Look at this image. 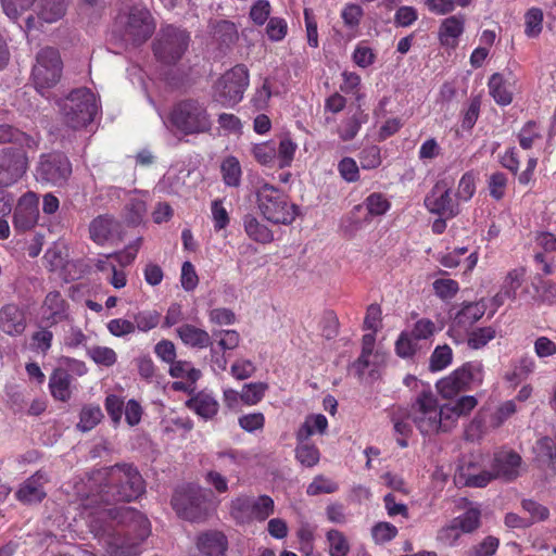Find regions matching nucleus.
<instances>
[{"label":"nucleus","mask_w":556,"mask_h":556,"mask_svg":"<svg viewBox=\"0 0 556 556\" xmlns=\"http://www.w3.org/2000/svg\"><path fill=\"white\" fill-rule=\"evenodd\" d=\"M103 418V413L99 405L88 404L83 406L79 414L77 428L83 432L92 430Z\"/></svg>","instance_id":"f704fd0d"},{"label":"nucleus","mask_w":556,"mask_h":556,"mask_svg":"<svg viewBox=\"0 0 556 556\" xmlns=\"http://www.w3.org/2000/svg\"><path fill=\"white\" fill-rule=\"evenodd\" d=\"M339 485L337 482L331 479L319 475L314 478V480L308 484L306 489V493L309 496H315L319 494H330L338 491Z\"/></svg>","instance_id":"603ef678"},{"label":"nucleus","mask_w":556,"mask_h":556,"mask_svg":"<svg viewBox=\"0 0 556 556\" xmlns=\"http://www.w3.org/2000/svg\"><path fill=\"white\" fill-rule=\"evenodd\" d=\"M440 405L437 395L424 390L416 396L410 406V418L422 435L440 432Z\"/></svg>","instance_id":"f8f14e48"},{"label":"nucleus","mask_w":556,"mask_h":556,"mask_svg":"<svg viewBox=\"0 0 556 556\" xmlns=\"http://www.w3.org/2000/svg\"><path fill=\"white\" fill-rule=\"evenodd\" d=\"M72 375L63 368H55L49 378V390L56 401L67 402L72 396Z\"/></svg>","instance_id":"bb28decb"},{"label":"nucleus","mask_w":556,"mask_h":556,"mask_svg":"<svg viewBox=\"0 0 556 556\" xmlns=\"http://www.w3.org/2000/svg\"><path fill=\"white\" fill-rule=\"evenodd\" d=\"M50 328L40 324L39 329L34 331L30 337L31 349L42 355H47L52 346L53 332Z\"/></svg>","instance_id":"4c0bfd02"},{"label":"nucleus","mask_w":556,"mask_h":556,"mask_svg":"<svg viewBox=\"0 0 556 556\" xmlns=\"http://www.w3.org/2000/svg\"><path fill=\"white\" fill-rule=\"evenodd\" d=\"M452 361L453 351L450 345H438L430 356L429 369L433 372L441 371L450 366Z\"/></svg>","instance_id":"ea45409f"},{"label":"nucleus","mask_w":556,"mask_h":556,"mask_svg":"<svg viewBox=\"0 0 556 556\" xmlns=\"http://www.w3.org/2000/svg\"><path fill=\"white\" fill-rule=\"evenodd\" d=\"M87 355L98 365L111 367L117 362L116 352L108 346H91L87 350Z\"/></svg>","instance_id":"de8ad7c7"},{"label":"nucleus","mask_w":556,"mask_h":556,"mask_svg":"<svg viewBox=\"0 0 556 556\" xmlns=\"http://www.w3.org/2000/svg\"><path fill=\"white\" fill-rule=\"evenodd\" d=\"M330 556H346L350 552V544L343 532L337 529H330L327 534Z\"/></svg>","instance_id":"a19ab883"},{"label":"nucleus","mask_w":556,"mask_h":556,"mask_svg":"<svg viewBox=\"0 0 556 556\" xmlns=\"http://www.w3.org/2000/svg\"><path fill=\"white\" fill-rule=\"evenodd\" d=\"M96 492L90 493L84 507L90 515H98L93 521L109 522L106 508L117 507L118 503H130L140 498L146 492V481L137 466L130 463H117L98 471Z\"/></svg>","instance_id":"f257e3e1"},{"label":"nucleus","mask_w":556,"mask_h":556,"mask_svg":"<svg viewBox=\"0 0 556 556\" xmlns=\"http://www.w3.org/2000/svg\"><path fill=\"white\" fill-rule=\"evenodd\" d=\"M169 121L184 135L206 132L212 125L205 105L195 99L177 102L172 109Z\"/></svg>","instance_id":"6e6552de"},{"label":"nucleus","mask_w":556,"mask_h":556,"mask_svg":"<svg viewBox=\"0 0 556 556\" xmlns=\"http://www.w3.org/2000/svg\"><path fill=\"white\" fill-rule=\"evenodd\" d=\"M70 303L60 291H50L46 294L39 308V323L47 327H54L71 318Z\"/></svg>","instance_id":"dca6fc26"},{"label":"nucleus","mask_w":556,"mask_h":556,"mask_svg":"<svg viewBox=\"0 0 556 556\" xmlns=\"http://www.w3.org/2000/svg\"><path fill=\"white\" fill-rule=\"evenodd\" d=\"M211 492L199 485L187 484L175 490L172 496V507L181 519L200 522L208 515Z\"/></svg>","instance_id":"423d86ee"},{"label":"nucleus","mask_w":556,"mask_h":556,"mask_svg":"<svg viewBox=\"0 0 556 556\" xmlns=\"http://www.w3.org/2000/svg\"><path fill=\"white\" fill-rule=\"evenodd\" d=\"M496 331L493 327H481L472 330L468 337V345L478 350L485 346L495 338Z\"/></svg>","instance_id":"864d4df0"},{"label":"nucleus","mask_w":556,"mask_h":556,"mask_svg":"<svg viewBox=\"0 0 556 556\" xmlns=\"http://www.w3.org/2000/svg\"><path fill=\"white\" fill-rule=\"evenodd\" d=\"M161 321V314L153 311H140L134 315V324L136 329L142 332H148L159 326Z\"/></svg>","instance_id":"8fccbe9b"},{"label":"nucleus","mask_w":556,"mask_h":556,"mask_svg":"<svg viewBox=\"0 0 556 556\" xmlns=\"http://www.w3.org/2000/svg\"><path fill=\"white\" fill-rule=\"evenodd\" d=\"M213 336L219 337L217 346L224 352L235 350L241 341L239 332L233 329L219 330L214 332Z\"/></svg>","instance_id":"bf43d9fd"},{"label":"nucleus","mask_w":556,"mask_h":556,"mask_svg":"<svg viewBox=\"0 0 556 556\" xmlns=\"http://www.w3.org/2000/svg\"><path fill=\"white\" fill-rule=\"evenodd\" d=\"M417 350L416 340L408 331H402L395 342V352L400 357L407 358L415 355Z\"/></svg>","instance_id":"680f3d73"},{"label":"nucleus","mask_w":556,"mask_h":556,"mask_svg":"<svg viewBox=\"0 0 556 556\" xmlns=\"http://www.w3.org/2000/svg\"><path fill=\"white\" fill-rule=\"evenodd\" d=\"M186 406L204 420H212L219 410L218 401L206 391L194 393L187 400Z\"/></svg>","instance_id":"393cba45"},{"label":"nucleus","mask_w":556,"mask_h":556,"mask_svg":"<svg viewBox=\"0 0 556 556\" xmlns=\"http://www.w3.org/2000/svg\"><path fill=\"white\" fill-rule=\"evenodd\" d=\"M214 37L222 48L229 49L238 40L236 25L229 21H219L214 30Z\"/></svg>","instance_id":"c9c22d12"},{"label":"nucleus","mask_w":556,"mask_h":556,"mask_svg":"<svg viewBox=\"0 0 556 556\" xmlns=\"http://www.w3.org/2000/svg\"><path fill=\"white\" fill-rule=\"evenodd\" d=\"M27 328L26 309L15 302H10L0 307V331L16 338L24 334Z\"/></svg>","instance_id":"6ab92c4d"},{"label":"nucleus","mask_w":556,"mask_h":556,"mask_svg":"<svg viewBox=\"0 0 556 556\" xmlns=\"http://www.w3.org/2000/svg\"><path fill=\"white\" fill-rule=\"evenodd\" d=\"M294 452L296 460L305 467H314L318 464L320 458L318 447L313 443H308L307 441L298 442Z\"/></svg>","instance_id":"e433bc0d"},{"label":"nucleus","mask_w":556,"mask_h":556,"mask_svg":"<svg viewBox=\"0 0 556 556\" xmlns=\"http://www.w3.org/2000/svg\"><path fill=\"white\" fill-rule=\"evenodd\" d=\"M63 62L55 48L45 47L36 54V62L31 70V80L38 92L45 96L59 84L62 77Z\"/></svg>","instance_id":"9d476101"},{"label":"nucleus","mask_w":556,"mask_h":556,"mask_svg":"<svg viewBox=\"0 0 556 556\" xmlns=\"http://www.w3.org/2000/svg\"><path fill=\"white\" fill-rule=\"evenodd\" d=\"M104 407L112 421L115 425L119 424L124 407L123 399L116 394H109L105 397Z\"/></svg>","instance_id":"338daca9"},{"label":"nucleus","mask_w":556,"mask_h":556,"mask_svg":"<svg viewBox=\"0 0 556 556\" xmlns=\"http://www.w3.org/2000/svg\"><path fill=\"white\" fill-rule=\"evenodd\" d=\"M176 333L181 342L193 349H206L212 345L210 333L191 324H182L176 328Z\"/></svg>","instance_id":"a878e982"},{"label":"nucleus","mask_w":556,"mask_h":556,"mask_svg":"<svg viewBox=\"0 0 556 556\" xmlns=\"http://www.w3.org/2000/svg\"><path fill=\"white\" fill-rule=\"evenodd\" d=\"M521 456L514 451H500L494 455L492 470L495 478L513 481L519 476Z\"/></svg>","instance_id":"412c9836"},{"label":"nucleus","mask_w":556,"mask_h":556,"mask_svg":"<svg viewBox=\"0 0 556 556\" xmlns=\"http://www.w3.org/2000/svg\"><path fill=\"white\" fill-rule=\"evenodd\" d=\"M66 245H51L45 253V261L51 271L63 269L67 264Z\"/></svg>","instance_id":"37998d69"},{"label":"nucleus","mask_w":556,"mask_h":556,"mask_svg":"<svg viewBox=\"0 0 556 556\" xmlns=\"http://www.w3.org/2000/svg\"><path fill=\"white\" fill-rule=\"evenodd\" d=\"M119 31L122 39L134 47L144 43L155 30V21L151 12L143 7H132L121 16Z\"/></svg>","instance_id":"9b49d317"},{"label":"nucleus","mask_w":556,"mask_h":556,"mask_svg":"<svg viewBox=\"0 0 556 556\" xmlns=\"http://www.w3.org/2000/svg\"><path fill=\"white\" fill-rule=\"evenodd\" d=\"M197 547L202 556H225L228 539L222 531H206L198 536Z\"/></svg>","instance_id":"b1692460"},{"label":"nucleus","mask_w":556,"mask_h":556,"mask_svg":"<svg viewBox=\"0 0 556 556\" xmlns=\"http://www.w3.org/2000/svg\"><path fill=\"white\" fill-rule=\"evenodd\" d=\"M90 237L93 241H123L122 224L115 218L104 215L94 218L89 227Z\"/></svg>","instance_id":"4be33fe9"},{"label":"nucleus","mask_w":556,"mask_h":556,"mask_svg":"<svg viewBox=\"0 0 556 556\" xmlns=\"http://www.w3.org/2000/svg\"><path fill=\"white\" fill-rule=\"evenodd\" d=\"M267 390L266 382L245 383L240 392V399L245 405H256L263 400Z\"/></svg>","instance_id":"58836bf2"},{"label":"nucleus","mask_w":556,"mask_h":556,"mask_svg":"<svg viewBox=\"0 0 556 556\" xmlns=\"http://www.w3.org/2000/svg\"><path fill=\"white\" fill-rule=\"evenodd\" d=\"M249 86V71L238 64L227 71L215 84V100L225 106L239 103Z\"/></svg>","instance_id":"4468645a"},{"label":"nucleus","mask_w":556,"mask_h":556,"mask_svg":"<svg viewBox=\"0 0 556 556\" xmlns=\"http://www.w3.org/2000/svg\"><path fill=\"white\" fill-rule=\"evenodd\" d=\"M109 522L99 525L98 529L106 531L116 526L125 527V541L110 552V556H137L136 547L150 534V521L139 510L132 507H112L104 510Z\"/></svg>","instance_id":"f03ea898"},{"label":"nucleus","mask_w":556,"mask_h":556,"mask_svg":"<svg viewBox=\"0 0 556 556\" xmlns=\"http://www.w3.org/2000/svg\"><path fill=\"white\" fill-rule=\"evenodd\" d=\"M253 155L262 165H270L277 156V148L271 142H264L253 147Z\"/></svg>","instance_id":"052dcab7"},{"label":"nucleus","mask_w":556,"mask_h":556,"mask_svg":"<svg viewBox=\"0 0 556 556\" xmlns=\"http://www.w3.org/2000/svg\"><path fill=\"white\" fill-rule=\"evenodd\" d=\"M36 0H0L3 12L11 20H17L21 12L33 7Z\"/></svg>","instance_id":"13d9d810"},{"label":"nucleus","mask_w":556,"mask_h":556,"mask_svg":"<svg viewBox=\"0 0 556 556\" xmlns=\"http://www.w3.org/2000/svg\"><path fill=\"white\" fill-rule=\"evenodd\" d=\"M275 513V502L266 494H239L229 503V515L237 526L263 522Z\"/></svg>","instance_id":"0eeeda50"},{"label":"nucleus","mask_w":556,"mask_h":556,"mask_svg":"<svg viewBox=\"0 0 556 556\" xmlns=\"http://www.w3.org/2000/svg\"><path fill=\"white\" fill-rule=\"evenodd\" d=\"M460 529L453 520L450 525L442 527L437 533V541L445 546H453L460 536Z\"/></svg>","instance_id":"774afa93"},{"label":"nucleus","mask_w":556,"mask_h":556,"mask_svg":"<svg viewBox=\"0 0 556 556\" xmlns=\"http://www.w3.org/2000/svg\"><path fill=\"white\" fill-rule=\"evenodd\" d=\"M169 364V375L173 378H187L191 383H194L201 377V371L192 367L190 362L174 359Z\"/></svg>","instance_id":"a18cd8bd"},{"label":"nucleus","mask_w":556,"mask_h":556,"mask_svg":"<svg viewBox=\"0 0 556 556\" xmlns=\"http://www.w3.org/2000/svg\"><path fill=\"white\" fill-rule=\"evenodd\" d=\"M525 34L529 38L538 37L543 28V11L539 8H531L525 14Z\"/></svg>","instance_id":"c03bdc74"},{"label":"nucleus","mask_w":556,"mask_h":556,"mask_svg":"<svg viewBox=\"0 0 556 556\" xmlns=\"http://www.w3.org/2000/svg\"><path fill=\"white\" fill-rule=\"evenodd\" d=\"M486 305L483 300L464 303L455 314L453 323L459 328H469L485 314Z\"/></svg>","instance_id":"c85d7f7f"},{"label":"nucleus","mask_w":556,"mask_h":556,"mask_svg":"<svg viewBox=\"0 0 556 556\" xmlns=\"http://www.w3.org/2000/svg\"><path fill=\"white\" fill-rule=\"evenodd\" d=\"M7 143H14L21 148L37 150L39 147V138H35L10 124H0V144Z\"/></svg>","instance_id":"cd10ccee"},{"label":"nucleus","mask_w":556,"mask_h":556,"mask_svg":"<svg viewBox=\"0 0 556 556\" xmlns=\"http://www.w3.org/2000/svg\"><path fill=\"white\" fill-rule=\"evenodd\" d=\"M435 331L437 327L432 320L428 318H421L414 324L412 330L408 331V333L416 341H420L430 339L431 337H433Z\"/></svg>","instance_id":"4d7b16f0"},{"label":"nucleus","mask_w":556,"mask_h":556,"mask_svg":"<svg viewBox=\"0 0 556 556\" xmlns=\"http://www.w3.org/2000/svg\"><path fill=\"white\" fill-rule=\"evenodd\" d=\"M464 31V18L460 16H450L442 21L439 28L440 42L445 47L455 48L457 38Z\"/></svg>","instance_id":"7c9ffc66"},{"label":"nucleus","mask_w":556,"mask_h":556,"mask_svg":"<svg viewBox=\"0 0 556 556\" xmlns=\"http://www.w3.org/2000/svg\"><path fill=\"white\" fill-rule=\"evenodd\" d=\"M434 293L442 300H450L456 295L459 285L453 279H437L433 282Z\"/></svg>","instance_id":"e2e57ef3"},{"label":"nucleus","mask_w":556,"mask_h":556,"mask_svg":"<svg viewBox=\"0 0 556 556\" xmlns=\"http://www.w3.org/2000/svg\"><path fill=\"white\" fill-rule=\"evenodd\" d=\"M239 426L247 432L262 430L265 426V416L263 413H250L238 418Z\"/></svg>","instance_id":"0e129e2a"},{"label":"nucleus","mask_w":556,"mask_h":556,"mask_svg":"<svg viewBox=\"0 0 556 556\" xmlns=\"http://www.w3.org/2000/svg\"><path fill=\"white\" fill-rule=\"evenodd\" d=\"M39 216V197L33 191L23 194L14 210L13 226L17 231H28L37 224Z\"/></svg>","instance_id":"a211bd4d"},{"label":"nucleus","mask_w":556,"mask_h":556,"mask_svg":"<svg viewBox=\"0 0 556 556\" xmlns=\"http://www.w3.org/2000/svg\"><path fill=\"white\" fill-rule=\"evenodd\" d=\"M48 482V473L43 470H37L21 483L15 492L16 500L27 505L41 503L47 496L45 485Z\"/></svg>","instance_id":"aec40b11"},{"label":"nucleus","mask_w":556,"mask_h":556,"mask_svg":"<svg viewBox=\"0 0 556 556\" xmlns=\"http://www.w3.org/2000/svg\"><path fill=\"white\" fill-rule=\"evenodd\" d=\"M224 182L229 187H238L241 179V166L239 161L229 156L225 159L220 166Z\"/></svg>","instance_id":"79ce46f5"},{"label":"nucleus","mask_w":556,"mask_h":556,"mask_svg":"<svg viewBox=\"0 0 556 556\" xmlns=\"http://www.w3.org/2000/svg\"><path fill=\"white\" fill-rule=\"evenodd\" d=\"M483 365L481 362H467L453 370L448 376L441 378L435 387L444 399H453L460 392L480 387L483 382Z\"/></svg>","instance_id":"1a4fd4ad"},{"label":"nucleus","mask_w":556,"mask_h":556,"mask_svg":"<svg viewBox=\"0 0 556 556\" xmlns=\"http://www.w3.org/2000/svg\"><path fill=\"white\" fill-rule=\"evenodd\" d=\"M243 225L247 235L257 243H270L274 240L271 231L264 224H261L253 215L243 217Z\"/></svg>","instance_id":"473e14b6"},{"label":"nucleus","mask_w":556,"mask_h":556,"mask_svg":"<svg viewBox=\"0 0 556 556\" xmlns=\"http://www.w3.org/2000/svg\"><path fill=\"white\" fill-rule=\"evenodd\" d=\"M481 513L478 508H469L463 515L454 519L455 525L464 533H471L480 527Z\"/></svg>","instance_id":"3c124183"},{"label":"nucleus","mask_w":556,"mask_h":556,"mask_svg":"<svg viewBox=\"0 0 556 556\" xmlns=\"http://www.w3.org/2000/svg\"><path fill=\"white\" fill-rule=\"evenodd\" d=\"M489 90L492 98L500 105H508L513 101V93L507 89L505 80L500 73H494L489 80Z\"/></svg>","instance_id":"72a5a7b5"},{"label":"nucleus","mask_w":556,"mask_h":556,"mask_svg":"<svg viewBox=\"0 0 556 556\" xmlns=\"http://www.w3.org/2000/svg\"><path fill=\"white\" fill-rule=\"evenodd\" d=\"M56 103L63 122L73 129L86 127L98 111L96 97L88 88L75 89Z\"/></svg>","instance_id":"7ed1b4c3"},{"label":"nucleus","mask_w":556,"mask_h":556,"mask_svg":"<svg viewBox=\"0 0 556 556\" xmlns=\"http://www.w3.org/2000/svg\"><path fill=\"white\" fill-rule=\"evenodd\" d=\"M189 43L190 34L187 29L173 24H162L152 41V51L159 62L174 65L181 60Z\"/></svg>","instance_id":"39448f33"},{"label":"nucleus","mask_w":556,"mask_h":556,"mask_svg":"<svg viewBox=\"0 0 556 556\" xmlns=\"http://www.w3.org/2000/svg\"><path fill=\"white\" fill-rule=\"evenodd\" d=\"M399 533L397 528L390 522H378L371 529V535L376 543L382 544L392 541Z\"/></svg>","instance_id":"6e6d98bb"},{"label":"nucleus","mask_w":556,"mask_h":556,"mask_svg":"<svg viewBox=\"0 0 556 556\" xmlns=\"http://www.w3.org/2000/svg\"><path fill=\"white\" fill-rule=\"evenodd\" d=\"M68 3L70 0H41L38 16L46 23H54L65 15Z\"/></svg>","instance_id":"2f4dec72"},{"label":"nucleus","mask_w":556,"mask_h":556,"mask_svg":"<svg viewBox=\"0 0 556 556\" xmlns=\"http://www.w3.org/2000/svg\"><path fill=\"white\" fill-rule=\"evenodd\" d=\"M535 299L542 304L556 303V283L551 280H540L535 286Z\"/></svg>","instance_id":"5fc2aeb1"},{"label":"nucleus","mask_w":556,"mask_h":556,"mask_svg":"<svg viewBox=\"0 0 556 556\" xmlns=\"http://www.w3.org/2000/svg\"><path fill=\"white\" fill-rule=\"evenodd\" d=\"M328 429V420L323 414H311L305 417L304 422L295 432L296 442L308 441V439L318 433L324 434Z\"/></svg>","instance_id":"c756f323"},{"label":"nucleus","mask_w":556,"mask_h":556,"mask_svg":"<svg viewBox=\"0 0 556 556\" xmlns=\"http://www.w3.org/2000/svg\"><path fill=\"white\" fill-rule=\"evenodd\" d=\"M147 214V204L143 200L131 199L125 206V219L130 226H138Z\"/></svg>","instance_id":"49530a36"},{"label":"nucleus","mask_w":556,"mask_h":556,"mask_svg":"<svg viewBox=\"0 0 556 556\" xmlns=\"http://www.w3.org/2000/svg\"><path fill=\"white\" fill-rule=\"evenodd\" d=\"M29 159L23 149L4 148L0 151V187L16 184L27 172Z\"/></svg>","instance_id":"2eb2a0df"},{"label":"nucleus","mask_w":556,"mask_h":556,"mask_svg":"<svg viewBox=\"0 0 556 556\" xmlns=\"http://www.w3.org/2000/svg\"><path fill=\"white\" fill-rule=\"evenodd\" d=\"M452 182L447 179L439 180L432 188L431 194L425 200L430 212L444 218H453L459 213V205L451 197Z\"/></svg>","instance_id":"f3484780"},{"label":"nucleus","mask_w":556,"mask_h":556,"mask_svg":"<svg viewBox=\"0 0 556 556\" xmlns=\"http://www.w3.org/2000/svg\"><path fill=\"white\" fill-rule=\"evenodd\" d=\"M500 545L497 538L489 535L468 552V556H493Z\"/></svg>","instance_id":"69168bd1"},{"label":"nucleus","mask_w":556,"mask_h":556,"mask_svg":"<svg viewBox=\"0 0 556 556\" xmlns=\"http://www.w3.org/2000/svg\"><path fill=\"white\" fill-rule=\"evenodd\" d=\"M72 163L59 151L40 154L35 167V178L38 182L63 187L72 175Z\"/></svg>","instance_id":"ddd939ff"},{"label":"nucleus","mask_w":556,"mask_h":556,"mask_svg":"<svg viewBox=\"0 0 556 556\" xmlns=\"http://www.w3.org/2000/svg\"><path fill=\"white\" fill-rule=\"evenodd\" d=\"M255 194L261 213L274 224L290 225L299 214V206L290 203L288 195L273 185L262 184Z\"/></svg>","instance_id":"20e7f679"},{"label":"nucleus","mask_w":556,"mask_h":556,"mask_svg":"<svg viewBox=\"0 0 556 556\" xmlns=\"http://www.w3.org/2000/svg\"><path fill=\"white\" fill-rule=\"evenodd\" d=\"M526 276V269L518 267L509 270L504 278L500 291L493 296V305L497 308L507 301H514L517 290L521 287Z\"/></svg>","instance_id":"5701e85b"},{"label":"nucleus","mask_w":556,"mask_h":556,"mask_svg":"<svg viewBox=\"0 0 556 556\" xmlns=\"http://www.w3.org/2000/svg\"><path fill=\"white\" fill-rule=\"evenodd\" d=\"M543 248L542 252H535L534 262L545 275H551L553 267L556 266V245H543Z\"/></svg>","instance_id":"09e8293b"}]
</instances>
